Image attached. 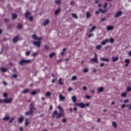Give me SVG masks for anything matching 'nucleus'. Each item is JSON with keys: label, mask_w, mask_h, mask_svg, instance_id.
<instances>
[{"label": "nucleus", "mask_w": 131, "mask_h": 131, "mask_svg": "<svg viewBox=\"0 0 131 131\" xmlns=\"http://www.w3.org/2000/svg\"><path fill=\"white\" fill-rule=\"evenodd\" d=\"M56 80H57V78H55V79H52V83H54Z\"/></svg>", "instance_id": "obj_60"}, {"label": "nucleus", "mask_w": 131, "mask_h": 131, "mask_svg": "<svg viewBox=\"0 0 131 131\" xmlns=\"http://www.w3.org/2000/svg\"><path fill=\"white\" fill-rule=\"evenodd\" d=\"M3 97L8 98V94L7 93H3Z\"/></svg>", "instance_id": "obj_52"}, {"label": "nucleus", "mask_w": 131, "mask_h": 131, "mask_svg": "<svg viewBox=\"0 0 131 131\" xmlns=\"http://www.w3.org/2000/svg\"><path fill=\"white\" fill-rule=\"evenodd\" d=\"M23 28V27L22 25L18 24V26H17V29H18V30H20V29H22Z\"/></svg>", "instance_id": "obj_48"}, {"label": "nucleus", "mask_w": 131, "mask_h": 131, "mask_svg": "<svg viewBox=\"0 0 131 131\" xmlns=\"http://www.w3.org/2000/svg\"><path fill=\"white\" fill-rule=\"evenodd\" d=\"M61 12V9L60 8H58L54 12L55 15H57Z\"/></svg>", "instance_id": "obj_15"}, {"label": "nucleus", "mask_w": 131, "mask_h": 131, "mask_svg": "<svg viewBox=\"0 0 131 131\" xmlns=\"http://www.w3.org/2000/svg\"><path fill=\"white\" fill-rule=\"evenodd\" d=\"M74 106H79L81 108H84L85 107V105L83 102H81L80 103H75Z\"/></svg>", "instance_id": "obj_5"}, {"label": "nucleus", "mask_w": 131, "mask_h": 131, "mask_svg": "<svg viewBox=\"0 0 131 131\" xmlns=\"http://www.w3.org/2000/svg\"><path fill=\"white\" fill-rule=\"evenodd\" d=\"M93 36H94V34H90L88 35V38H91Z\"/></svg>", "instance_id": "obj_61"}, {"label": "nucleus", "mask_w": 131, "mask_h": 131, "mask_svg": "<svg viewBox=\"0 0 131 131\" xmlns=\"http://www.w3.org/2000/svg\"><path fill=\"white\" fill-rule=\"evenodd\" d=\"M31 54V52L30 51H28L26 52V56H29Z\"/></svg>", "instance_id": "obj_43"}, {"label": "nucleus", "mask_w": 131, "mask_h": 131, "mask_svg": "<svg viewBox=\"0 0 131 131\" xmlns=\"http://www.w3.org/2000/svg\"><path fill=\"white\" fill-rule=\"evenodd\" d=\"M34 111L33 110H30V111H27L26 112V113L25 114V115L27 116H33L34 115Z\"/></svg>", "instance_id": "obj_7"}, {"label": "nucleus", "mask_w": 131, "mask_h": 131, "mask_svg": "<svg viewBox=\"0 0 131 131\" xmlns=\"http://www.w3.org/2000/svg\"><path fill=\"white\" fill-rule=\"evenodd\" d=\"M38 53L37 52H34L33 53V57H35L37 55Z\"/></svg>", "instance_id": "obj_57"}, {"label": "nucleus", "mask_w": 131, "mask_h": 131, "mask_svg": "<svg viewBox=\"0 0 131 131\" xmlns=\"http://www.w3.org/2000/svg\"><path fill=\"white\" fill-rule=\"evenodd\" d=\"M24 120V118L23 116L19 117V118H18V123H22L23 122Z\"/></svg>", "instance_id": "obj_24"}, {"label": "nucleus", "mask_w": 131, "mask_h": 131, "mask_svg": "<svg viewBox=\"0 0 131 131\" xmlns=\"http://www.w3.org/2000/svg\"><path fill=\"white\" fill-rule=\"evenodd\" d=\"M82 90L83 91H86L88 90L87 87L86 86H83Z\"/></svg>", "instance_id": "obj_53"}, {"label": "nucleus", "mask_w": 131, "mask_h": 131, "mask_svg": "<svg viewBox=\"0 0 131 131\" xmlns=\"http://www.w3.org/2000/svg\"><path fill=\"white\" fill-rule=\"evenodd\" d=\"M94 55H95V57L94 58H92L90 59V61L96 63H98V57H97V55L96 53H94Z\"/></svg>", "instance_id": "obj_4"}, {"label": "nucleus", "mask_w": 131, "mask_h": 131, "mask_svg": "<svg viewBox=\"0 0 131 131\" xmlns=\"http://www.w3.org/2000/svg\"><path fill=\"white\" fill-rule=\"evenodd\" d=\"M89 72V69L87 68H84L83 70V72L84 73H86Z\"/></svg>", "instance_id": "obj_42"}, {"label": "nucleus", "mask_w": 131, "mask_h": 131, "mask_svg": "<svg viewBox=\"0 0 131 131\" xmlns=\"http://www.w3.org/2000/svg\"><path fill=\"white\" fill-rule=\"evenodd\" d=\"M123 14V12L122 11L120 10L118 11L116 13L114 18H117L121 16Z\"/></svg>", "instance_id": "obj_6"}, {"label": "nucleus", "mask_w": 131, "mask_h": 131, "mask_svg": "<svg viewBox=\"0 0 131 131\" xmlns=\"http://www.w3.org/2000/svg\"><path fill=\"white\" fill-rule=\"evenodd\" d=\"M91 16V15L89 11H87L86 12V18L87 19H89V18H90Z\"/></svg>", "instance_id": "obj_25"}, {"label": "nucleus", "mask_w": 131, "mask_h": 131, "mask_svg": "<svg viewBox=\"0 0 131 131\" xmlns=\"http://www.w3.org/2000/svg\"><path fill=\"white\" fill-rule=\"evenodd\" d=\"M30 92V90L29 89H26L24 90H23V94H28Z\"/></svg>", "instance_id": "obj_17"}, {"label": "nucleus", "mask_w": 131, "mask_h": 131, "mask_svg": "<svg viewBox=\"0 0 131 131\" xmlns=\"http://www.w3.org/2000/svg\"><path fill=\"white\" fill-rule=\"evenodd\" d=\"M55 53L52 52L49 54V58H52L53 57L55 56Z\"/></svg>", "instance_id": "obj_32"}, {"label": "nucleus", "mask_w": 131, "mask_h": 131, "mask_svg": "<svg viewBox=\"0 0 131 131\" xmlns=\"http://www.w3.org/2000/svg\"><path fill=\"white\" fill-rule=\"evenodd\" d=\"M96 29V26H93L91 29L89 30L90 33H92Z\"/></svg>", "instance_id": "obj_22"}, {"label": "nucleus", "mask_w": 131, "mask_h": 131, "mask_svg": "<svg viewBox=\"0 0 131 131\" xmlns=\"http://www.w3.org/2000/svg\"><path fill=\"white\" fill-rule=\"evenodd\" d=\"M77 79V77L76 75L73 76L71 78L72 81H75Z\"/></svg>", "instance_id": "obj_38"}, {"label": "nucleus", "mask_w": 131, "mask_h": 131, "mask_svg": "<svg viewBox=\"0 0 131 131\" xmlns=\"http://www.w3.org/2000/svg\"><path fill=\"white\" fill-rule=\"evenodd\" d=\"M37 94V92L35 90L32 91V93L30 94V95L34 96Z\"/></svg>", "instance_id": "obj_33"}, {"label": "nucleus", "mask_w": 131, "mask_h": 131, "mask_svg": "<svg viewBox=\"0 0 131 131\" xmlns=\"http://www.w3.org/2000/svg\"><path fill=\"white\" fill-rule=\"evenodd\" d=\"M42 39V37H40L39 38L38 37L37 38V40H38V42H41Z\"/></svg>", "instance_id": "obj_47"}, {"label": "nucleus", "mask_w": 131, "mask_h": 131, "mask_svg": "<svg viewBox=\"0 0 131 131\" xmlns=\"http://www.w3.org/2000/svg\"><path fill=\"white\" fill-rule=\"evenodd\" d=\"M123 102H124V103H128L129 102V99H126L124 100Z\"/></svg>", "instance_id": "obj_54"}, {"label": "nucleus", "mask_w": 131, "mask_h": 131, "mask_svg": "<svg viewBox=\"0 0 131 131\" xmlns=\"http://www.w3.org/2000/svg\"><path fill=\"white\" fill-rule=\"evenodd\" d=\"M59 98L61 101H63L66 99V97L64 96H62V94L59 95Z\"/></svg>", "instance_id": "obj_23"}, {"label": "nucleus", "mask_w": 131, "mask_h": 131, "mask_svg": "<svg viewBox=\"0 0 131 131\" xmlns=\"http://www.w3.org/2000/svg\"><path fill=\"white\" fill-rule=\"evenodd\" d=\"M102 48V46L101 45H97L96 47V49L97 50H101Z\"/></svg>", "instance_id": "obj_27"}, {"label": "nucleus", "mask_w": 131, "mask_h": 131, "mask_svg": "<svg viewBox=\"0 0 131 131\" xmlns=\"http://www.w3.org/2000/svg\"><path fill=\"white\" fill-rule=\"evenodd\" d=\"M109 42V39L108 38H106L104 40H102L100 44L102 46H105L107 43Z\"/></svg>", "instance_id": "obj_9"}, {"label": "nucleus", "mask_w": 131, "mask_h": 131, "mask_svg": "<svg viewBox=\"0 0 131 131\" xmlns=\"http://www.w3.org/2000/svg\"><path fill=\"white\" fill-rule=\"evenodd\" d=\"M57 108L59 111V113L57 110H54L52 113V118L56 119H59L61 117H64V109L61 107V105H59Z\"/></svg>", "instance_id": "obj_1"}, {"label": "nucleus", "mask_w": 131, "mask_h": 131, "mask_svg": "<svg viewBox=\"0 0 131 131\" xmlns=\"http://www.w3.org/2000/svg\"><path fill=\"white\" fill-rule=\"evenodd\" d=\"M50 23V20L49 19H45L43 23H42V24H43V26H46L47 25H48V24H49Z\"/></svg>", "instance_id": "obj_13"}, {"label": "nucleus", "mask_w": 131, "mask_h": 131, "mask_svg": "<svg viewBox=\"0 0 131 131\" xmlns=\"http://www.w3.org/2000/svg\"><path fill=\"white\" fill-rule=\"evenodd\" d=\"M100 60L103 61H105L106 62H109L110 61V59L108 58H100Z\"/></svg>", "instance_id": "obj_19"}, {"label": "nucleus", "mask_w": 131, "mask_h": 131, "mask_svg": "<svg viewBox=\"0 0 131 131\" xmlns=\"http://www.w3.org/2000/svg\"><path fill=\"white\" fill-rule=\"evenodd\" d=\"M106 30L107 31H112L114 30V26L113 25L107 26L106 28Z\"/></svg>", "instance_id": "obj_14"}, {"label": "nucleus", "mask_w": 131, "mask_h": 131, "mask_svg": "<svg viewBox=\"0 0 131 131\" xmlns=\"http://www.w3.org/2000/svg\"><path fill=\"white\" fill-rule=\"evenodd\" d=\"M62 79L61 78H60L58 80V84L59 85H63L64 83L62 82Z\"/></svg>", "instance_id": "obj_29"}, {"label": "nucleus", "mask_w": 131, "mask_h": 131, "mask_svg": "<svg viewBox=\"0 0 131 131\" xmlns=\"http://www.w3.org/2000/svg\"><path fill=\"white\" fill-rule=\"evenodd\" d=\"M99 12L102 14H105L107 12V9L103 10L102 8H99L98 11L95 12L96 15H99L100 14Z\"/></svg>", "instance_id": "obj_3"}, {"label": "nucleus", "mask_w": 131, "mask_h": 131, "mask_svg": "<svg viewBox=\"0 0 131 131\" xmlns=\"http://www.w3.org/2000/svg\"><path fill=\"white\" fill-rule=\"evenodd\" d=\"M32 38L33 39L37 40L38 37H37V36L36 34H33V35H32Z\"/></svg>", "instance_id": "obj_37"}, {"label": "nucleus", "mask_w": 131, "mask_h": 131, "mask_svg": "<svg viewBox=\"0 0 131 131\" xmlns=\"http://www.w3.org/2000/svg\"><path fill=\"white\" fill-rule=\"evenodd\" d=\"M19 39V35H16V36L14 37L13 39H12V42H13V43H16L18 40Z\"/></svg>", "instance_id": "obj_10"}, {"label": "nucleus", "mask_w": 131, "mask_h": 131, "mask_svg": "<svg viewBox=\"0 0 131 131\" xmlns=\"http://www.w3.org/2000/svg\"><path fill=\"white\" fill-rule=\"evenodd\" d=\"M46 96H51V93L50 92H47L46 94Z\"/></svg>", "instance_id": "obj_45"}, {"label": "nucleus", "mask_w": 131, "mask_h": 131, "mask_svg": "<svg viewBox=\"0 0 131 131\" xmlns=\"http://www.w3.org/2000/svg\"><path fill=\"white\" fill-rule=\"evenodd\" d=\"M118 60H119L118 57H112V61L113 62H117V61H118Z\"/></svg>", "instance_id": "obj_26"}, {"label": "nucleus", "mask_w": 131, "mask_h": 131, "mask_svg": "<svg viewBox=\"0 0 131 131\" xmlns=\"http://www.w3.org/2000/svg\"><path fill=\"white\" fill-rule=\"evenodd\" d=\"M55 3L57 5H61V0H56L55 1Z\"/></svg>", "instance_id": "obj_40"}, {"label": "nucleus", "mask_w": 131, "mask_h": 131, "mask_svg": "<svg viewBox=\"0 0 131 131\" xmlns=\"http://www.w3.org/2000/svg\"><path fill=\"white\" fill-rule=\"evenodd\" d=\"M29 20H30V21H32L33 20V17L30 16V17H29Z\"/></svg>", "instance_id": "obj_55"}, {"label": "nucleus", "mask_w": 131, "mask_h": 131, "mask_svg": "<svg viewBox=\"0 0 131 131\" xmlns=\"http://www.w3.org/2000/svg\"><path fill=\"white\" fill-rule=\"evenodd\" d=\"M67 121V120L66 118H64L62 120V122L63 123H66Z\"/></svg>", "instance_id": "obj_56"}, {"label": "nucleus", "mask_w": 131, "mask_h": 131, "mask_svg": "<svg viewBox=\"0 0 131 131\" xmlns=\"http://www.w3.org/2000/svg\"><path fill=\"white\" fill-rule=\"evenodd\" d=\"M125 63L129 64L130 63V60L129 59H126L125 60Z\"/></svg>", "instance_id": "obj_49"}, {"label": "nucleus", "mask_w": 131, "mask_h": 131, "mask_svg": "<svg viewBox=\"0 0 131 131\" xmlns=\"http://www.w3.org/2000/svg\"><path fill=\"white\" fill-rule=\"evenodd\" d=\"M44 49L46 50L47 51H49L50 50V47L48 46H44Z\"/></svg>", "instance_id": "obj_46"}, {"label": "nucleus", "mask_w": 131, "mask_h": 131, "mask_svg": "<svg viewBox=\"0 0 131 131\" xmlns=\"http://www.w3.org/2000/svg\"><path fill=\"white\" fill-rule=\"evenodd\" d=\"M109 42L111 43H114L115 42V39L113 38H111L109 39Z\"/></svg>", "instance_id": "obj_39"}, {"label": "nucleus", "mask_w": 131, "mask_h": 131, "mask_svg": "<svg viewBox=\"0 0 131 131\" xmlns=\"http://www.w3.org/2000/svg\"><path fill=\"white\" fill-rule=\"evenodd\" d=\"M71 15L74 19L76 20L78 19V16L76 14L72 13Z\"/></svg>", "instance_id": "obj_20"}, {"label": "nucleus", "mask_w": 131, "mask_h": 131, "mask_svg": "<svg viewBox=\"0 0 131 131\" xmlns=\"http://www.w3.org/2000/svg\"><path fill=\"white\" fill-rule=\"evenodd\" d=\"M107 6H108V3L107 2H105L103 5V8L104 9H105L107 7Z\"/></svg>", "instance_id": "obj_34"}, {"label": "nucleus", "mask_w": 131, "mask_h": 131, "mask_svg": "<svg viewBox=\"0 0 131 131\" xmlns=\"http://www.w3.org/2000/svg\"><path fill=\"white\" fill-rule=\"evenodd\" d=\"M18 15L16 13H12V19L15 20L17 19Z\"/></svg>", "instance_id": "obj_28"}, {"label": "nucleus", "mask_w": 131, "mask_h": 131, "mask_svg": "<svg viewBox=\"0 0 131 131\" xmlns=\"http://www.w3.org/2000/svg\"><path fill=\"white\" fill-rule=\"evenodd\" d=\"M31 62V60H25V59H21V60L19 61V62H18V63H19V65L20 66H24V64L27 63V64H29Z\"/></svg>", "instance_id": "obj_2"}, {"label": "nucleus", "mask_w": 131, "mask_h": 131, "mask_svg": "<svg viewBox=\"0 0 131 131\" xmlns=\"http://www.w3.org/2000/svg\"><path fill=\"white\" fill-rule=\"evenodd\" d=\"M30 15V11H27L26 12V13H25V16L26 17V19H28L29 18V16Z\"/></svg>", "instance_id": "obj_18"}, {"label": "nucleus", "mask_w": 131, "mask_h": 131, "mask_svg": "<svg viewBox=\"0 0 131 131\" xmlns=\"http://www.w3.org/2000/svg\"><path fill=\"white\" fill-rule=\"evenodd\" d=\"M104 90V89L103 86H101L97 89L98 93H102Z\"/></svg>", "instance_id": "obj_16"}, {"label": "nucleus", "mask_w": 131, "mask_h": 131, "mask_svg": "<svg viewBox=\"0 0 131 131\" xmlns=\"http://www.w3.org/2000/svg\"><path fill=\"white\" fill-rule=\"evenodd\" d=\"M9 119H10V117L7 116H5V117L3 118V121H8Z\"/></svg>", "instance_id": "obj_36"}, {"label": "nucleus", "mask_w": 131, "mask_h": 131, "mask_svg": "<svg viewBox=\"0 0 131 131\" xmlns=\"http://www.w3.org/2000/svg\"><path fill=\"white\" fill-rule=\"evenodd\" d=\"M85 98L88 99L89 100L91 98V96L90 95H85Z\"/></svg>", "instance_id": "obj_62"}, {"label": "nucleus", "mask_w": 131, "mask_h": 131, "mask_svg": "<svg viewBox=\"0 0 131 131\" xmlns=\"http://www.w3.org/2000/svg\"><path fill=\"white\" fill-rule=\"evenodd\" d=\"M127 92H129L131 91V87L130 86H127L126 89Z\"/></svg>", "instance_id": "obj_50"}, {"label": "nucleus", "mask_w": 131, "mask_h": 131, "mask_svg": "<svg viewBox=\"0 0 131 131\" xmlns=\"http://www.w3.org/2000/svg\"><path fill=\"white\" fill-rule=\"evenodd\" d=\"M127 96V93L126 92H124L121 94V97H126Z\"/></svg>", "instance_id": "obj_41"}, {"label": "nucleus", "mask_w": 131, "mask_h": 131, "mask_svg": "<svg viewBox=\"0 0 131 131\" xmlns=\"http://www.w3.org/2000/svg\"><path fill=\"white\" fill-rule=\"evenodd\" d=\"M4 103L9 104L12 101V98L8 99H4Z\"/></svg>", "instance_id": "obj_11"}, {"label": "nucleus", "mask_w": 131, "mask_h": 131, "mask_svg": "<svg viewBox=\"0 0 131 131\" xmlns=\"http://www.w3.org/2000/svg\"><path fill=\"white\" fill-rule=\"evenodd\" d=\"M1 70L3 73H6L8 71L7 68H1Z\"/></svg>", "instance_id": "obj_31"}, {"label": "nucleus", "mask_w": 131, "mask_h": 131, "mask_svg": "<svg viewBox=\"0 0 131 131\" xmlns=\"http://www.w3.org/2000/svg\"><path fill=\"white\" fill-rule=\"evenodd\" d=\"M112 125H113V126L115 128H117V123H116V122L113 121V122H112Z\"/></svg>", "instance_id": "obj_35"}, {"label": "nucleus", "mask_w": 131, "mask_h": 131, "mask_svg": "<svg viewBox=\"0 0 131 131\" xmlns=\"http://www.w3.org/2000/svg\"><path fill=\"white\" fill-rule=\"evenodd\" d=\"M16 72H17L16 69H12V73H16Z\"/></svg>", "instance_id": "obj_64"}, {"label": "nucleus", "mask_w": 131, "mask_h": 131, "mask_svg": "<svg viewBox=\"0 0 131 131\" xmlns=\"http://www.w3.org/2000/svg\"><path fill=\"white\" fill-rule=\"evenodd\" d=\"M12 77H13V78H14V79H17L18 77V75L17 74H13L12 75Z\"/></svg>", "instance_id": "obj_51"}, {"label": "nucleus", "mask_w": 131, "mask_h": 131, "mask_svg": "<svg viewBox=\"0 0 131 131\" xmlns=\"http://www.w3.org/2000/svg\"><path fill=\"white\" fill-rule=\"evenodd\" d=\"M33 45H34V46L37 47L38 48H40V46L41 45V42L36 41H33Z\"/></svg>", "instance_id": "obj_8"}, {"label": "nucleus", "mask_w": 131, "mask_h": 131, "mask_svg": "<svg viewBox=\"0 0 131 131\" xmlns=\"http://www.w3.org/2000/svg\"><path fill=\"white\" fill-rule=\"evenodd\" d=\"M126 107H128L129 110H131V104H127Z\"/></svg>", "instance_id": "obj_58"}, {"label": "nucleus", "mask_w": 131, "mask_h": 131, "mask_svg": "<svg viewBox=\"0 0 131 131\" xmlns=\"http://www.w3.org/2000/svg\"><path fill=\"white\" fill-rule=\"evenodd\" d=\"M9 21V19L8 18H4V22L7 23Z\"/></svg>", "instance_id": "obj_59"}, {"label": "nucleus", "mask_w": 131, "mask_h": 131, "mask_svg": "<svg viewBox=\"0 0 131 131\" xmlns=\"http://www.w3.org/2000/svg\"><path fill=\"white\" fill-rule=\"evenodd\" d=\"M14 120H15L14 117H12L10 118V119H9V123H12Z\"/></svg>", "instance_id": "obj_44"}, {"label": "nucleus", "mask_w": 131, "mask_h": 131, "mask_svg": "<svg viewBox=\"0 0 131 131\" xmlns=\"http://www.w3.org/2000/svg\"><path fill=\"white\" fill-rule=\"evenodd\" d=\"M28 119H26V122H25V125H26V126H28V125L30 124V122H28Z\"/></svg>", "instance_id": "obj_30"}, {"label": "nucleus", "mask_w": 131, "mask_h": 131, "mask_svg": "<svg viewBox=\"0 0 131 131\" xmlns=\"http://www.w3.org/2000/svg\"><path fill=\"white\" fill-rule=\"evenodd\" d=\"M30 110L33 111V110L36 111V108L34 106V104L33 103H31L30 104Z\"/></svg>", "instance_id": "obj_12"}, {"label": "nucleus", "mask_w": 131, "mask_h": 131, "mask_svg": "<svg viewBox=\"0 0 131 131\" xmlns=\"http://www.w3.org/2000/svg\"><path fill=\"white\" fill-rule=\"evenodd\" d=\"M72 100L73 101V102H74V103H76L77 100V98L76 97V96H73L72 97Z\"/></svg>", "instance_id": "obj_21"}, {"label": "nucleus", "mask_w": 131, "mask_h": 131, "mask_svg": "<svg viewBox=\"0 0 131 131\" xmlns=\"http://www.w3.org/2000/svg\"><path fill=\"white\" fill-rule=\"evenodd\" d=\"M126 107V105L125 104H122L121 106V108H124Z\"/></svg>", "instance_id": "obj_63"}]
</instances>
